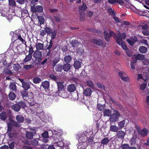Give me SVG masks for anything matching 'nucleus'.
Returning a JSON list of instances; mask_svg holds the SVG:
<instances>
[{
  "instance_id": "nucleus-12",
  "label": "nucleus",
  "mask_w": 149,
  "mask_h": 149,
  "mask_svg": "<svg viewBox=\"0 0 149 149\" xmlns=\"http://www.w3.org/2000/svg\"><path fill=\"white\" fill-rule=\"evenodd\" d=\"M15 82H11L9 86V88L11 91L16 92L17 90V87Z\"/></svg>"
},
{
  "instance_id": "nucleus-36",
  "label": "nucleus",
  "mask_w": 149,
  "mask_h": 149,
  "mask_svg": "<svg viewBox=\"0 0 149 149\" xmlns=\"http://www.w3.org/2000/svg\"><path fill=\"white\" fill-rule=\"evenodd\" d=\"M0 118L3 120H5L6 119L7 116L6 113L4 111H2L0 114Z\"/></svg>"
},
{
  "instance_id": "nucleus-7",
  "label": "nucleus",
  "mask_w": 149,
  "mask_h": 149,
  "mask_svg": "<svg viewBox=\"0 0 149 149\" xmlns=\"http://www.w3.org/2000/svg\"><path fill=\"white\" fill-rule=\"evenodd\" d=\"M138 40L137 37L134 36L130 37V39H127V41L130 45L133 46L134 44Z\"/></svg>"
},
{
  "instance_id": "nucleus-3",
  "label": "nucleus",
  "mask_w": 149,
  "mask_h": 149,
  "mask_svg": "<svg viewBox=\"0 0 149 149\" xmlns=\"http://www.w3.org/2000/svg\"><path fill=\"white\" fill-rule=\"evenodd\" d=\"M18 80L21 82L22 87L24 89L28 90L30 88V84L26 81H25L23 79L18 78Z\"/></svg>"
},
{
  "instance_id": "nucleus-1",
  "label": "nucleus",
  "mask_w": 149,
  "mask_h": 149,
  "mask_svg": "<svg viewBox=\"0 0 149 149\" xmlns=\"http://www.w3.org/2000/svg\"><path fill=\"white\" fill-rule=\"evenodd\" d=\"M63 82L59 81L57 83L58 90L56 92V93L58 94L59 96L63 98H66L67 96L63 94H65V86L63 84Z\"/></svg>"
},
{
  "instance_id": "nucleus-33",
  "label": "nucleus",
  "mask_w": 149,
  "mask_h": 149,
  "mask_svg": "<svg viewBox=\"0 0 149 149\" xmlns=\"http://www.w3.org/2000/svg\"><path fill=\"white\" fill-rule=\"evenodd\" d=\"M39 139L38 138H36L32 139L31 141V144L33 146H36L38 145V141Z\"/></svg>"
},
{
  "instance_id": "nucleus-51",
  "label": "nucleus",
  "mask_w": 149,
  "mask_h": 149,
  "mask_svg": "<svg viewBox=\"0 0 149 149\" xmlns=\"http://www.w3.org/2000/svg\"><path fill=\"white\" fill-rule=\"evenodd\" d=\"M53 45V43L52 42V40H50V42L49 43V45H48L47 44L46 45V50H52L51 48L52 47Z\"/></svg>"
},
{
  "instance_id": "nucleus-47",
  "label": "nucleus",
  "mask_w": 149,
  "mask_h": 149,
  "mask_svg": "<svg viewBox=\"0 0 149 149\" xmlns=\"http://www.w3.org/2000/svg\"><path fill=\"white\" fill-rule=\"evenodd\" d=\"M48 60L47 58H45L43 59L41 62L40 65L44 66L47 65L48 64Z\"/></svg>"
},
{
  "instance_id": "nucleus-13",
  "label": "nucleus",
  "mask_w": 149,
  "mask_h": 149,
  "mask_svg": "<svg viewBox=\"0 0 149 149\" xmlns=\"http://www.w3.org/2000/svg\"><path fill=\"white\" fill-rule=\"evenodd\" d=\"M67 89L69 92H72L76 90V86L74 84H71L68 86Z\"/></svg>"
},
{
  "instance_id": "nucleus-62",
  "label": "nucleus",
  "mask_w": 149,
  "mask_h": 149,
  "mask_svg": "<svg viewBox=\"0 0 149 149\" xmlns=\"http://www.w3.org/2000/svg\"><path fill=\"white\" fill-rule=\"evenodd\" d=\"M49 77L52 79L56 81L57 80V77H56L53 74H50L49 75Z\"/></svg>"
},
{
  "instance_id": "nucleus-64",
  "label": "nucleus",
  "mask_w": 149,
  "mask_h": 149,
  "mask_svg": "<svg viewBox=\"0 0 149 149\" xmlns=\"http://www.w3.org/2000/svg\"><path fill=\"white\" fill-rule=\"evenodd\" d=\"M87 84L88 86L91 88L93 87L94 85L93 83L91 80H88L87 81Z\"/></svg>"
},
{
  "instance_id": "nucleus-44",
  "label": "nucleus",
  "mask_w": 149,
  "mask_h": 149,
  "mask_svg": "<svg viewBox=\"0 0 149 149\" xmlns=\"http://www.w3.org/2000/svg\"><path fill=\"white\" fill-rule=\"evenodd\" d=\"M34 83L36 84L40 83L41 81V79L39 77H36L34 78L33 80Z\"/></svg>"
},
{
  "instance_id": "nucleus-39",
  "label": "nucleus",
  "mask_w": 149,
  "mask_h": 149,
  "mask_svg": "<svg viewBox=\"0 0 149 149\" xmlns=\"http://www.w3.org/2000/svg\"><path fill=\"white\" fill-rule=\"evenodd\" d=\"M38 19L40 24H44L45 19L42 16H38Z\"/></svg>"
},
{
  "instance_id": "nucleus-2",
  "label": "nucleus",
  "mask_w": 149,
  "mask_h": 149,
  "mask_svg": "<svg viewBox=\"0 0 149 149\" xmlns=\"http://www.w3.org/2000/svg\"><path fill=\"white\" fill-rule=\"evenodd\" d=\"M109 30V33L107 31L105 30L103 32V35L104 37V39L107 41H109L111 38L112 36L113 35H114V37L116 36V35L113 31H112L110 29Z\"/></svg>"
},
{
  "instance_id": "nucleus-35",
  "label": "nucleus",
  "mask_w": 149,
  "mask_h": 149,
  "mask_svg": "<svg viewBox=\"0 0 149 149\" xmlns=\"http://www.w3.org/2000/svg\"><path fill=\"white\" fill-rule=\"evenodd\" d=\"M120 34V37L121 38V40H122V39H125L126 38V33H122L121 34L120 33V32H119L118 33V34L116 35V40H117V38H118V35H119Z\"/></svg>"
},
{
  "instance_id": "nucleus-31",
  "label": "nucleus",
  "mask_w": 149,
  "mask_h": 149,
  "mask_svg": "<svg viewBox=\"0 0 149 149\" xmlns=\"http://www.w3.org/2000/svg\"><path fill=\"white\" fill-rule=\"evenodd\" d=\"M33 134L31 132L26 131V138L29 139H32L33 138Z\"/></svg>"
},
{
  "instance_id": "nucleus-46",
  "label": "nucleus",
  "mask_w": 149,
  "mask_h": 149,
  "mask_svg": "<svg viewBox=\"0 0 149 149\" xmlns=\"http://www.w3.org/2000/svg\"><path fill=\"white\" fill-rule=\"evenodd\" d=\"M17 40H19L20 41H21V42L23 43L24 44H26V42L24 40V39L22 38V36H21L20 34H19V35H18L17 34Z\"/></svg>"
},
{
  "instance_id": "nucleus-16",
  "label": "nucleus",
  "mask_w": 149,
  "mask_h": 149,
  "mask_svg": "<svg viewBox=\"0 0 149 149\" xmlns=\"http://www.w3.org/2000/svg\"><path fill=\"white\" fill-rule=\"evenodd\" d=\"M16 119L19 123H22L24 120V117L21 115H18L16 116Z\"/></svg>"
},
{
  "instance_id": "nucleus-18",
  "label": "nucleus",
  "mask_w": 149,
  "mask_h": 149,
  "mask_svg": "<svg viewBox=\"0 0 149 149\" xmlns=\"http://www.w3.org/2000/svg\"><path fill=\"white\" fill-rule=\"evenodd\" d=\"M55 69L57 72H61L63 70V65L59 63L55 65Z\"/></svg>"
},
{
  "instance_id": "nucleus-49",
  "label": "nucleus",
  "mask_w": 149,
  "mask_h": 149,
  "mask_svg": "<svg viewBox=\"0 0 149 149\" xmlns=\"http://www.w3.org/2000/svg\"><path fill=\"white\" fill-rule=\"evenodd\" d=\"M12 123L13 126L16 127H19L21 126V125L17 121L15 120H13L12 121Z\"/></svg>"
},
{
  "instance_id": "nucleus-8",
  "label": "nucleus",
  "mask_w": 149,
  "mask_h": 149,
  "mask_svg": "<svg viewBox=\"0 0 149 149\" xmlns=\"http://www.w3.org/2000/svg\"><path fill=\"white\" fill-rule=\"evenodd\" d=\"M126 134V132H124L122 130L119 131L117 132V137L118 139L124 140Z\"/></svg>"
},
{
  "instance_id": "nucleus-42",
  "label": "nucleus",
  "mask_w": 149,
  "mask_h": 149,
  "mask_svg": "<svg viewBox=\"0 0 149 149\" xmlns=\"http://www.w3.org/2000/svg\"><path fill=\"white\" fill-rule=\"evenodd\" d=\"M125 124V120H123L122 121H120L118 123V128L120 129H122L124 127Z\"/></svg>"
},
{
  "instance_id": "nucleus-45",
  "label": "nucleus",
  "mask_w": 149,
  "mask_h": 149,
  "mask_svg": "<svg viewBox=\"0 0 149 149\" xmlns=\"http://www.w3.org/2000/svg\"><path fill=\"white\" fill-rule=\"evenodd\" d=\"M18 104L20 108H24L26 107V103L25 102L23 101H21L20 102H19Z\"/></svg>"
},
{
  "instance_id": "nucleus-19",
  "label": "nucleus",
  "mask_w": 149,
  "mask_h": 149,
  "mask_svg": "<svg viewBox=\"0 0 149 149\" xmlns=\"http://www.w3.org/2000/svg\"><path fill=\"white\" fill-rule=\"evenodd\" d=\"M21 13L22 17H26L29 15L27 10L25 9L22 10H21Z\"/></svg>"
},
{
  "instance_id": "nucleus-29",
  "label": "nucleus",
  "mask_w": 149,
  "mask_h": 149,
  "mask_svg": "<svg viewBox=\"0 0 149 149\" xmlns=\"http://www.w3.org/2000/svg\"><path fill=\"white\" fill-rule=\"evenodd\" d=\"M103 113L104 116H109L111 114V111L108 109H104V110Z\"/></svg>"
},
{
  "instance_id": "nucleus-9",
  "label": "nucleus",
  "mask_w": 149,
  "mask_h": 149,
  "mask_svg": "<svg viewBox=\"0 0 149 149\" xmlns=\"http://www.w3.org/2000/svg\"><path fill=\"white\" fill-rule=\"evenodd\" d=\"M136 58V59L139 60H143L145 58L144 55L143 54H139L137 55H134L132 56V58Z\"/></svg>"
},
{
  "instance_id": "nucleus-22",
  "label": "nucleus",
  "mask_w": 149,
  "mask_h": 149,
  "mask_svg": "<svg viewBox=\"0 0 149 149\" xmlns=\"http://www.w3.org/2000/svg\"><path fill=\"white\" fill-rule=\"evenodd\" d=\"M42 86L45 89H47L49 86V82L48 81H45L42 82Z\"/></svg>"
},
{
  "instance_id": "nucleus-37",
  "label": "nucleus",
  "mask_w": 149,
  "mask_h": 149,
  "mask_svg": "<svg viewBox=\"0 0 149 149\" xmlns=\"http://www.w3.org/2000/svg\"><path fill=\"white\" fill-rule=\"evenodd\" d=\"M8 136L12 140H14L17 137L16 134L12 132L8 133Z\"/></svg>"
},
{
  "instance_id": "nucleus-56",
  "label": "nucleus",
  "mask_w": 149,
  "mask_h": 149,
  "mask_svg": "<svg viewBox=\"0 0 149 149\" xmlns=\"http://www.w3.org/2000/svg\"><path fill=\"white\" fill-rule=\"evenodd\" d=\"M93 137H90L87 140H86V143L88 145V144H90L91 143H92V142L93 141Z\"/></svg>"
},
{
  "instance_id": "nucleus-57",
  "label": "nucleus",
  "mask_w": 149,
  "mask_h": 149,
  "mask_svg": "<svg viewBox=\"0 0 149 149\" xmlns=\"http://www.w3.org/2000/svg\"><path fill=\"white\" fill-rule=\"evenodd\" d=\"M13 35L11 38V40L12 42L13 43L16 40H17V34L16 33H13Z\"/></svg>"
},
{
  "instance_id": "nucleus-30",
  "label": "nucleus",
  "mask_w": 149,
  "mask_h": 149,
  "mask_svg": "<svg viewBox=\"0 0 149 149\" xmlns=\"http://www.w3.org/2000/svg\"><path fill=\"white\" fill-rule=\"evenodd\" d=\"M44 45L43 43H38L36 44V47L38 50H42L43 49Z\"/></svg>"
},
{
  "instance_id": "nucleus-11",
  "label": "nucleus",
  "mask_w": 149,
  "mask_h": 149,
  "mask_svg": "<svg viewBox=\"0 0 149 149\" xmlns=\"http://www.w3.org/2000/svg\"><path fill=\"white\" fill-rule=\"evenodd\" d=\"M82 63L81 61L77 60L75 61L73 64V66L76 69H79L81 67V64Z\"/></svg>"
},
{
  "instance_id": "nucleus-23",
  "label": "nucleus",
  "mask_w": 149,
  "mask_h": 149,
  "mask_svg": "<svg viewBox=\"0 0 149 149\" xmlns=\"http://www.w3.org/2000/svg\"><path fill=\"white\" fill-rule=\"evenodd\" d=\"M87 8V7L85 3H83L82 4L79 6L78 7L79 10L81 11H85Z\"/></svg>"
},
{
  "instance_id": "nucleus-41",
  "label": "nucleus",
  "mask_w": 149,
  "mask_h": 149,
  "mask_svg": "<svg viewBox=\"0 0 149 149\" xmlns=\"http://www.w3.org/2000/svg\"><path fill=\"white\" fill-rule=\"evenodd\" d=\"M105 105L104 104L101 105L100 104L98 103L97 106V108L98 110L100 111H103L105 108Z\"/></svg>"
},
{
  "instance_id": "nucleus-15",
  "label": "nucleus",
  "mask_w": 149,
  "mask_h": 149,
  "mask_svg": "<svg viewBox=\"0 0 149 149\" xmlns=\"http://www.w3.org/2000/svg\"><path fill=\"white\" fill-rule=\"evenodd\" d=\"M63 68L64 71L68 72L69 71L71 68L70 65L68 63H65L63 65Z\"/></svg>"
},
{
  "instance_id": "nucleus-6",
  "label": "nucleus",
  "mask_w": 149,
  "mask_h": 149,
  "mask_svg": "<svg viewBox=\"0 0 149 149\" xmlns=\"http://www.w3.org/2000/svg\"><path fill=\"white\" fill-rule=\"evenodd\" d=\"M91 42L95 44H97V45L101 46H103L105 45V42L100 39L98 40L92 39L91 40Z\"/></svg>"
},
{
  "instance_id": "nucleus-24",
  "label": "nucleus",
  "mask_w": 149,
  "mask_h": 149,
  "mask_svg": "<svg viewBox=\"0 0 149 149\" xmlns=\"http://www.w3.org/2000/svg\"><path fill=\"white\" fill-rule=\"evenodd\" d=\"M12 109L16 112H18L20 110V108L18 104H14L12 106Z\"/></svg>"
},
{
  "instance_id": "nucleus-14",
  "label": "nucleus",
  "mask_w": 149,
  "mask_h": 149,
  "mask_svg": "<svg viewBox=\"0 0 149 149\" xmlns=\"http://www.w3.org/2000/svg\"><path fill=\"white\" fill-rule=\"evenodd\" d=\"M92 93L91 89L90 88H87L83 91V94L86 96H90Z\"/></svg>"
},
{
  "instance_id": "nucleus-34",
  "label": "nucleus",
  "mask_w": 149,
  "mask_h": 149,
  "mask_svg": "<svg viewBox=\"0 0 149 149\" xmlns=\"http://www.w3.org/2000/svg\"><path fill=\"white\" fill-rule=\"evenodd\" d=\"M21 93L23 97H28V93L27 90L23 89L21 91Z\"/></svg>"
},
{
  "instance_id": "nucleus-61",
  "label": "nucleus",
  "mask_w": 149,
  "mask_h": 149,
  "mask_svg": "<svg viewBox=\"0 0 149 149\" xmlns=\"http://www.w3.org/2000/svg\"><path fill=\"white\" fill-rule=\"evenodd\" d=\"M9 4L12 6H15L16 5L15 1L14 0H8Z\"/></svg>"
},
{
  "instance_id": "nucleus-28",
  "label": "nucleus",
  "mask_w": 149,
  "mask_h": 149,
  "mask_svg": "<svg viewBox=\"0 0 149 149\" xmlns=\"http://www.w3.org/2000/svg\"><path fill=\"white\" fill-rule=\"evenodd\" d=\"M13 69L14 70L17 72L19 69L21 68V66L19 63L12 64Z\"/></svg>"
},
{
  "instance_id": "nucleus-50",
  "label": "nucleus",
  "mask_w": 149,
  "mask_h": 149,
  "mask_svg": "<svg viewBox=\"0 0 149 149\" xmlns=\"http://www.w3.org/2000/svg\"><path fill=\"white\" fill-rule=\"evenodd\" d=\"M122 149H130L129 145L128 144H122L121 146Z\"/></svg>"
},
{
  "instance_id": "nucleus-53",
  "label": "nucleus",
  "mask_w": 149,
  "mask_h": 149,
  "mask_svg": "<svg viewBox=\"0 0 149 149\" xmlns=\"http://www.w3.org/2000/svg\"><path fill=\"white\" fill-rule=\"evenodd\" d=\"M37 12L41 13L43 11V8L42 6H36Z\"/></svg>"
},
{
  "instance_id": "nucleus-25",
  "label": "nucleus",
  "mask_w": 149,
  "mask_h": 149,
  "mask_svg": "<svg viewBox=\"0 0 149 149\" xmlns=\"http://www.w3.org/2000/svg\"><path fill=\"white\" fill-rule=\"evenodd\" d=\"M60 58L59 57H55L52 62V65L53 67H54L57 63L59 61Z\"/></svg>"
},
{
  "instance_id": "nucleus-52",
  "label": "nucleus",
  "mask_w": 149,
  "mask_h": 149,
  "mask_svg": "<svg viewBox=\"0 0 149 149\" xmlns=\"http://www.w3.org/2000/svg\"><path fill=\"white\" fill-rule=\"evenodd\" d=\"M33 67V65L31 64L29 65H25L23 66L24 68L26 70H30Z\"/></svg>"
},
{
  "instance_id": "nucleus-60",
  "label": "nucleus",
  "mask_w": 149,
  "mask_h": 149,
  "mask_svg": "<svg viewBox=\"0 0 149 149\" xmlns=\"http://www.w3.org/2000/svg\"><path fill=\"white\" fill-rule=\"evenodd\" d=\"M42 136L43 137L45 138H47L49 137L48 133L47 131H45L42 134Z\"/></svg>"
},
{
  "instance_id": "nucleus-21",
  "label": "nucleus",
  "mask_w": 149,
  "mask_h": 149,
  "mask_svg": "<svg viewBox=\"0 0 149 149\" xmlns=\"http://www.w3.org/2000/svg\"><path fill=\"white\" fill-rule=\"evenodd\" d=\"M72 58L70 55H67L65 56L64 58V61L66 63H70L71 61Z\"/></svg>"
},
{
  "instance_id": "nucleus-26",
  "label": "nucleus",
  "mask_w": 149,
  "mask_h": 149,
  "mask_svg": "<svg viewBox=\"0 0 149 149\" xmlns=\"http://www.w3.org/2000/svg\"><path fill=\"white\" fill-rule=\"evenodd\" d=\"M147 48L144 46H141L139 48V51L141 53H146L147 52Z\"/></svg>"
},
{
  "instance_id": "nucleus-38",
  "label": "nucleus",
  "mask_w": 149,
  "mask_h": 149,
  "mask_svg": "<svg viewBox=\"0 0 149 149\" xmlns=\"http://www.w3.org/2000/svg\"><path fill=\"white\" fill-rule=\"evenodd\" d=\"M78 42L77 40H73L71 41V44L72 47H77L78 45Z\"/></svg>"
},
{
  "instance_id": "nucleus-40",
  "label": "nucleus",
  "mask_w": 149,
  "mask_h": 149,
  "mask_svg": "<svg viewBox=\"0 0 149 149\" xmlns=\"http://www.w3.org/2000/svg\"><path fill=\"white\" fill-rule=\"evenodd\" d=\"M32 57V55L29 54H28V55H26V57L24 60V61L25 63L29 62L31 60Z\"/></svg>"
},
{
  "instance_id": "nucleus-59",
  "label": "nucleus",
  "mask_w": 149,
  "mask_h": 149,
  "mask_svg": "<svg viewBox=\"0 0 149 149\" xmlns=\"http://www.w3.org/2000/svg\"><path fill=\"white\" fill-rule=\"evenodd\" d=\"M108 96L109 97L108 98L109 99V100L112 103H113L115 105H118V103L117 102L113 99L110 95H109Z\"/></svg>"
},
{
  "instance_id": "nucleus-17",
  "label": "nucleus",
  "mask_w": 149,
  "mask_h": 149,
  "mask_svg": "<svg viewBox=\"0 0 149 149\" xmlns=\"http://www.w3.org/2000/svg\"><path fill=\"white\" fill-rule=\"evenodd\" d=\"M138 133L140 134L141 136L144 137L147 135L148 131L146 128H145L141 130Z\"/></svg>"
},
{
  "instance_id": "nucleus-32",
  "label": "nucleus",
  "mask_w": 149,
  "mask_h": 149,
  "mask_svg": "<svg viewBox=\"0 0 149 149\" xmlns=\"http://www.w3.org/2000/svg\"><path fill=\"white\" fill-rule=\"evenodd\" d=\"M33 55L34 57L35 58H38L39 57H41L42 53L41 52L39 51L38 50L34 52Z\"/></svg>"
},
{
  "instance_id": "nucleus-5",
  "label": "nucleus",
  "mask_w": 149,
  "mask_h": 149,
  "mask_svg": "<svg viewBox=\"0 0 149 149\" xmlns=\"http://www.w3.org/2000/svg\"><path fill=\"white\" fill-rule=\"evenodd\" d=\"M120 34L118 35V38L116 40V42L119 45H121L122 48L126 51L128 49L127 46L123 42V40H121V38L120 37Z\"/></svg>"
},
{
  "instance_id": "nucleus-55",
  "label": "nucleus",
  "mask_w": 149,
  "mask_h": 149,
  "mask_svg": "<svg viewBox=\"0 0 149 149\" xmlns=\"http://www.w3.org/2000/svg\"><path fill=\"white\" fill-rule=\"evenodd\" d=\"M56 31L55 30H54L52 32L51 34H52V35H51V38L52 40H53L55 38L56 36Z\"/></svg>"
},
{
  "instance_id": "nucleus-48",
  "label": "nucleus",
  "mask_w": 149,
  "mask_h": 149,
  "mask_svg": "<svg viewBox=\"0 0 149 149\" xmlns=\"http://www.w3.org/2000/svg\"><path fill=\"white\" fill-rule=\"evenodd\" d=\"M45 29L46 31V33L48 35H50L53 31V30L49 27H45Z\"/></svg>"
},
{
  "instance_id": "nucleus-58",
  "label": "nucleus",
  "mask_w": 149,
  "mask_h": 149,
  "mask_svg": "<svg viewBox=\"0 0 149 149\" xmlns=\"http://www.w3.org/2000/svg\"><path fill=\"white\" fill-rule=\"evenodd\" d=\"M79 19L81 21H84L85 20V15L81 13H80Z\"/></svg>"
},
{
  "instance_id": "nucleus-4",
  "label": "nucleus",
  "mask_w": 149,
  "mask_h": 149,
  "mask_svg": "<svg viewBox=\"0 0 149 149\" xmlns=\"http://www.w3.org/2000/svg\"><path fill=\"white\" fill-rule=\"evenodd\" d=\"M120 116V113L117 111H115V113L112 114L110 117L109 119L111 122H114L118 119V117Z\"/></svg>"
},
{
  "instance_id": "nucleus-63",
  "label": "nucleus",
  "mask_w": 149,
  "mask_h": 149,
  "mask_svg": "<svg viewBox=\"0 0 149 149\" xmlns=\"http://www.w3.org/2000/svg\"><path fill=\"white\" fill-rule=\"evenodd\" d=\"M46 33L45 29L44 30H42L40 31V34L42 37H44L45 35H46Z\"/></svg>"
},
{
  "instance_id": "nucleus-43",
  "label": "nucleus",
  "mask_w": 149,
  "mask_h": 149,
  "mask_svg": "<svg viewBox=\"0 0 149 149\" xmlns=\"http://www.w3.org/2000/svg\"><path fill=\"white\" fill-rule=\"evenodd\" d=\"M109 142V139L106 137L104 138L101 142V143L103 145L107 144Z\"/></svg>"
},
{
  "instance_id": "nucleus-54",
  "label": "nucleus",
  "mask_w": 149,
  "mask_h": 149,
  "mask_svg": "<svg viewBox=\"0 0 149 149\" xmlns=\"http://www.w3.org/2000/svg\"><path fill=\"white\" fill-rule=\"evenodd\" d=\"M4 72L5 74H8L12 75L13 73L12 71L8 68L5 69L4 70Z\"/></svg>"
},
{
  "instance_id": "nucleus-20",
  "label": "nucleus",
  "mask_w": 149,
  "mask_h": 149,
  "mask_svg": "<svg viewBox=\"0 0 149 149\" xmlns=\"http://www.w3.org/2000/svg\"><path fill=\"white\" fill-rule=\"evenodd\" d=\"M8 96L10 100H14L15 99L16 95L14 92L11 91L8 94Z\"/></svg>"
},
{
  "instance_id": "nucleus-10",
  "label": "nucleus",
  "mask_w": 149,
  "mask_h": 149,
  "mask_svg": "<svg viewBox=\"0 0 149 149\" xmlns=\"http://www.w3.org/2000/svg\"><path fill=\"white\" fill-rule=\"evenodd\" d=\"M108 2L111 4L118 3L120 5L123 4L124 2L122 0H108Z\"/></svg>"
},
{
  "instance_id": "nucleus-27",
  "label": "nucleus",
  "mask_w": 149,
  "mask_h": 149,
  "mask_svg": "<svg viewBox=\"0 0 149 149\" xmlns=\"http://www.w3.org/2000/svg\"><path fill=\"white\" fill-rule=\"evenodd\" d=\"M118 127L115 125H111L110 127V131L114 132H117L118 131Z\"/></svg>"
}]
</instances>
